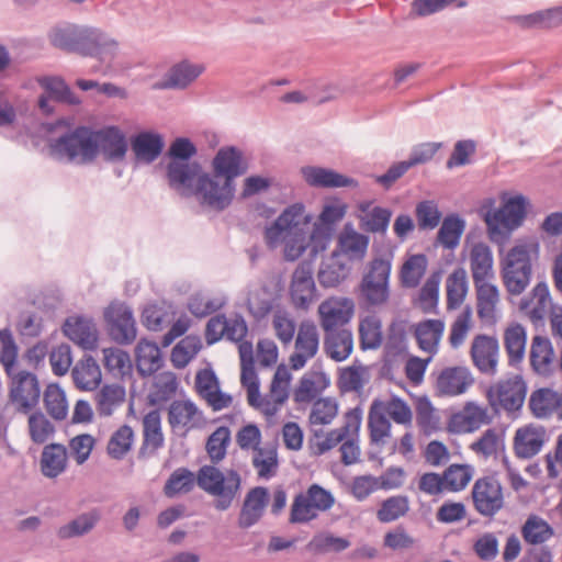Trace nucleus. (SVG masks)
<instances>
[{
  "label": "nucleus",
  "mask_w": 562,
  "mask_h": 562,
  "mask_svg": "<svg viewBox=\"0 0 562 562\" xmlns=\"http://www.w3.org/2000/svg\"><path fill=\"white\" fill-rule=\"evenodd\" d=\"M465 222L457 214L447 215L437 233V241L447 249H454L461 239Z\"/></svg>",
  "instance_id": "f704fd0d"
},
{
  "label": "nucleus",
  "mask_w": 562,
  "mask_h": 562,
  "mask_svg": "<svg viewBox=\"0 0 562 562\" xmlns=\"http://www.w3.org/2000/svg\"><path fill=\"white\" fill-rule=\"evenodd\" d=\"M427 258L424 254L413 255L402 267L401 281L406 288H415L419 284L425 273Z\"/></svg>",
  "instance_id": "c03bdc74"
},
{
  "label": "nucleus",
  "mask_w": 562,
  "mask_h": 562,
  "mask_svg": "<svg viewBox=\"0 0 562 562\" xmlns=\"http://www.w3.org/2000/svg\"><path fill=\"white\" fill-rule=\"evenodd\" d=\"M416 423L427 434L438 428V419L434 415V406L427 397L418 400L416 406Z\"/></svg>",
  "instance_id": "338daca9"
},
{
  "label": "nucleus",
  "mask_w": 562,
  "mask_h": 562,
  "mask_svg": "<svg viewBox=\"0 0 562 562\" xmlns=\"http://www.w3.org/2000/svg\"><path fill=\"white\" fill-rule=\"evenodd\" d=\"M338 413V404L331 397L318 398L311 411L310 422L313 425H328Z\"/></svg>",
  "instance_id": "864d4df0"
},
{
  "label": "nucleus",
  "mask_w": 562,
  "mask_h": 562,
  "mask_svg": "<svg viewBox=\"0 0 562 562\" xmlns=\"http://www.w3.org/2000/svg\"><path fill=\"white\" fill-rule=\"evenodd\" d=\"M136 368L140 376L147 378L162 367V358L156 342L140 339L135 348Z\"/></svg>",
  "instance_id": "b1692460"
},
{
  "label": "nucleus",
  "mask_w": 562,
  "mask_h": 562,
  "mask_svg": "<svg viewBox=\"0 0 562 562\" xmlns=\"http://www.w3.org/2000/svg\"><path fill=\"white\" fill-rule=\"evenodd\" d=\"M553 347L548 337L537 335L530 347V364L538 374H548L553 360Z\"/></svg>",
  "instance_id": "7c9ffc66"
},
{
  "label": "nucleus",
  "mask_w": 562,
  "mask_h": 562,
  "mask_svg": "<svg viewBox=\"0 0 562 562\" xmlns=\"http://www.w3.org/2000/svg\"><path fill=\"white\" fill-rule=\"evenodd\" d=\"M268 497V488L263 486H256L247 493L238 519L240 528L248 529L261 518Z\"/></svg>",
  "instance_id": "412c9836"
},
{
  "label": "nucleus",
  "mask_w": 562,
  "mask_h": 562,
  "mask_svg": "<svg viewBox=\"0 0 562 562\" xmlns=\"http://www.w3.org/2000/svg\"><path fill=\"white\" fill-rule=\"evenodd\" d=\"M134 440V431L131 426L123 425L117 430H115L109 442H108V453L111 458L115 460H121L124 456L131 450L132 443Z\"/></svg>",
  "instance_id": "79ce46f5"
},
{
  "label": "nucleus",
  "mask_w": 562,
  "mask_h": 562,
  "mask_svg": "<svg viewBox=\"0 0 562 562\" xmlns=\"http://www.w3.org/2000/svg\"><path fill=\"white\" fill-rule=\"evenodd\" d=\"M97 157L109 164H119L125 160L128 142L126 135L115 125L94 130Z\"/></svg>",
  "instance_id": "f8f14e48"
},
{
  "label": "nucleus",
  "mask_w": 562,
  "mask_h": 562,
  "mask_svg": "<svg viewBox=\"0 0 562 562\" xmlns=\"http://www.w3.org/2000/svg\"><path fill=\"white\" fill-rule=\"evenodd\" d=\"M49 362L55 375H65L72 362L70 346L67 344H60L55 347L49 355Z\"/></svg>",
  "instance_id": "0e129e2a"
},
{
  "label": "nucleus",
  "mask_w": 562,
  "mask_h": 562,
  "mask_svg": "<svg viewBox=\"0 0 562 562\" xmlns=\"http://www.w3.org/2000/svg\"><path fill=\"white\" fill-rule=\"evenodd\" d=\"M558 404V392L547 387L533 391L529 398V408L537 418L550 416Z\"/></svg>",
  "instance_id": "4c0bfd02"
},
{
  "label": "nucleus",
  "mask_w": 562,
  "mask_h": 562,
  "mask_svg": "<svg viewBox=\"0 0 562 562\" xmlns=\"http://www.w3.org/2000/svg\"><path fill=\"white\" fill-rule=\"evenodd\" d=\"M367 372V367L350 366L344 368L338 378V387L342 393L360 392L367 380L362 379V374Z\"/></svg>",
  "instance_id": "8fccbe9b"
},
{
  "label": "nucleus",
  "mask_w": 562,
  "mask_h": 562,
  "mask_svg": "<svg viewBox=\"0 0 562 562\" xmlns=\"http://www.w3.org/2000/svg\"><path fill=\"white\" fill-rule=\"evenodd\" d=\"M392 262L387 258L375 257L369 265L360 282L361 295L368 304L379 306L390 297V274Z\"/></svg>",
  "instance_id": "0eeeda50"
},
{
  "label": "nucleus",
  "mask_w": 562,
  "mask_h": 562,
  "mask_svg": "<svg viewBox=\"0 0 562 562\" xmlns=\"http://www.w3.org/2000/svg\"><path fill=\"white\" fill-rule=\"evenodd\" d=\"M498 340L495 337L479 335L473 339L471 357L475 367L485 374L494 375L498 362Z\"/></svg>",
  "instance_id": "2eb2a0df"
},
{
  "label": "nucleus",
  "mask_w": 562,
  "mask_h": 562,
  "mask_svg": "<svg viewBox=\"0 0 562 562\" xmlns=\"http://www.w3.org/2000/svg\"><path fill=\"white\" fill-rule=\"evenodd\" d=\"M198 413L199 408L193 402L173 401L169 406L168 422L171 427L186 426Z\"/></svg>",
  "instance_id": "603ef678"
},
{
  "label": "nucleus",
  "mask_w": 562,
  "mask_h": 562,
  "mask_svg": "<svg viewBox=\"0 0 562 562\" xmlns=\"http://www.w3.org/2000/svg\"><path fill=\"white\" fill-rule=\"evenodd\" d=\"M542 429L532 427L519 428L514 440L515 453L518 458L530 459L535 457L543 446Z\"/></svg>",
  "instance_id": "cd10ccee"
},
{
  "label": "nucleus",
  "mask_w": 562,
  "mask_h": 562,
  "mask_svg": "<svg viewBox=\"0 0 562 562\" xmlns=\"http://www.w3.org/2000/svg\"><path fill=\"white\" fill-rule=\"evenodd\" d=\"M194 474L187 468L176 469L167 480L164 492L168 497L188 493L194 486ZM196 484L209 495L214 496L215 509L227 510L240 493L241 477L238 471L231 469L225 472L215 465H203L196 474Z\"/></svg>",
  "instance_id": "f03ea898"
},
{
  "label": "nucleus",
  "mask_w": 562,
  "mask_h": 562,
  "mask_svg": "<svg viewBox=\"0 0 562 562\" xmlns=\"http://www.w3.org/2000/svg\"><path fill=\"white\" fill-rule=\"evenodd\" d=\"M231 442V430L226 426H221L207 438L205 448L212 463L217 464L222 461Z\"/></svg>",
  "instance_id": "37998d69"
},
{
  "label": "nucleus",
  "mask_w": 562,
  "mask_h": 562,
  "mask_svg": "<svg viewBox=\"0 0 562 562\" xmlns=\"http://www.w3.org/2000/svg\"><path fill=\"white\" fill-rule=\"evenodd\" d=\"M353 302L350 299L324 302L319 305L321 324L325 331L335 330L337 326L347 324L353 315Z\"/></svg>",
  "instance_id": "aec40b11"
},
{
  "label": "nucleus",
  "mask_w": 562,
  "mask_h": 562,
  "mask_svg": "<svg viewBox=\"0 0 562 562\" xmlns=\"http://www.w3.org/2000/svg\"><path fill=\"white\" fill-rule=\"evenodd\" d=\"M63 128V133L48 140L50 155L69 164L90 165L97 159L94 130L79 125L70 130L65 119L45 124L49 133Z\"/></svg>",
  "instance_id": "20e7f679"
},
{
  "label": "nucleus",
  "mask_w": 562,
  "mask_h": 562,
  "mask_svg": "<svg viewBox=\"0 0 562 562\" xmlns=\"http://www.w3.org/2000/svg\"><path fill=\"white\" fill-rule=\"evenodd\" d=\"M532 265L529 246L515 245L502 262V277L506 290L513 295L521 294L530 284Z\"/></svg>",
  "instance_id": "39448f33"
},
{
  "label": "nucleus",
  "mask_w": 562,
  "mask_h": 562,
  "mask_svg": "<svg viewBox=\"0 0 562 562\" xmlns=\"http://www.w3.org/2000/svg\"><path fill=\"white\" fill-rule=\"evenodd\" d=\"M473 475V468L469 464H451L443 474L446 490L460 492L465 488Z\"/></svg>",
  "instance_id": "a19ab883"
},
{
  "label": "nucleus",
  "mask_w": 562,
  "mask_h": 562,
  "mask_svg": "<svg viewBox=\"0 0 562 562\" xmlns=\"http://www.w3.org/2000/svg\"><path fill=\"white\" fill-rule=\"evenodd\" d=\"M79 25L65 24L56 26L49 33V40L54 47L74 53L77 43Z\"/></svg>",
  "instance_id": "3c124183"
},
{
  "label": "nucleus",
  "mask_w": 562,
  "mask_h": 562,
  "mask_svg": "<svg viewBox=\"0 0 562 562\" xmlns=\"http://www.w3.org/2000/svg\"><path fill=\"white\" fill-rule=\"evenodd\" d=\"M447 308L456 310L464 301L468 293L467 272L463 268H458L447 278Z\"/></svg>",
  "instance_id": "c9c22d12"
},
{
  "label": "nucleus",
  "mask_w": 562,
  "mask_h": 562,
  "mask_svg": "<svg viewBox=\"0 0 562 562\" xmlns=\"http://www.w3.org/2000/svg\"><path fill=\"white\" fill-rule=\"evenodd\" d=\"M445 330L441 319H425L415 326V338L418 347L430 355L438 351V345Z\"/></svg>",
  "instance_id": "a878e982"
},
{
  "label": "nucleus",
  "mask_w": 562,
  "mask_h": 562,
  "mask_svg": "<svg viewBox=\"0 0 562 562\" xmlns=\"http://www.w3.org/2000/svg\"><path fill=\"white\" fill-rule=\"evenodd\" d=\"M202 172V166L198 161H169L166 167L168 184L176 190L191 188Z\"/></svg>",
  "instance_id": "5701e85b"
},
{
  "label": "nucleus",
  "mask_w": 562,
  "mask_h": 562,
  "mask_svg": "<svg viewBox=\"0 0 562 562\" xmlns=\"http://www.w3.org/2000/svg\"><path fill=\"white\" fill-rule=\"evenodd\" d=\"M63 333L86 351H94L98 348L99 331L92 317L68 316L64 322Z\"/></svg>",
  "instance_id": "ddd939ff"
},
{
  "label": "nucleus",
  "mask_w": 562,
  "mask_h": 562,
  "mask_svg": "<svg viewBox=\"0 0 562 562\" xmlns=\"http://www.w3.org/2000/svg\"><path fill=\"white\" fill-rule=\"evenodd\" d=\"M67 465V450L61 443H50L44 447L41 456V471L43 475L55 479L61 474Z\"/></svg>",
  "instance_id": "c85d7f7f"
},
{
  "label": "nucleus",
  "mask_w": 562,
  "mask_h": 562,
  "mask_svg": "<svg viewBox=\"0 0 562 562\" xmlns=\"http://www.w3.org/2000/svg\"><path fill=\"white\" fill-rule=\"evenodd\" d=\"M117 46V42L100 29L80 26L74 53L110 65L116 56Z\"/></svg>",
  "instance_id": "1a4fd4ad"
},
{
  "label": "nucleus",
  "mask_w": 562,
  "mask_h": 562,
  "mask_svg": "<svg viewBox=\"0 0 562 562\" xmlns=\"http://www.w3.org/2000/svg\"><path fill=\"white\" fill-rule=\"evenodd\" d=\"M527 344L526 328L519 324H510L504 333V347L508 356V366L517 367L521 363Z\"/></svg>",
  "instance_id": "393cba45"
},
{
  "label": "nucleus",
  "mask_w": 562,
  "mask_h": 562,
  "mask_svg": "<svg viewBox=\"0 0 562 562\" xmlns=\"http://www.w3.org/2000/svg\"><path fill=\"white\" fill-rule=\"evenodd\" d=\"M305 182L314 188H357L358 181L333 169L305 166L301 168Z\"/></svg>",
  "instance_id": "f3484780"
},
{
  "label": "nucleus",
  "mask_w": 562,
  "mask_h": 562,
  "mask_svg": "<svg viewBox=\"0 0 562 562\" xmlns=\"http://www.w3.org/2000/svg\"><path fill=\"white\" fill-rule=\"evenodd\" d=\"M144 441L139 449V454L143 456L147 446L158 449L164 445V435L161 431V419L158 409L150 411L144 417Z\"/></svg>",
  "instance_id": "58836bf2"
},
{
  "label": "nucleus",
  "mask_w": 562,
  "mask_h": 562,
  "mask_svg": "<svg viewBox=\"0 0 562 562\" xmlns=\"http://www.w3.org/2000/svg\"><path fill=\"white\" fill-rule=\"evenodd\" d=\"M360 345L363 350L378 349L383 340L382 325L376 317H367L359 327Z\"/></svg>",
  "instance_id": "a18cd8bd"
},
{
  "label": "nucleus",
  "mask_w": 562,
  "mask_h": 562,
  "mask_svg": "<svg viewBox=\"0 0 562 562\" xmlns=\"http://www.w3.org/2000/svg\"><path fill=\"white\" fill-rule=\"evenodd\" d=\"M205 70L204 65L193 64L183 59L175 64L166 75V79L157 85L159 89H186Z\"/></svg>",
  "instance_id": "6ab92c4d"
},
{
  "label": "nucleus",
  "mask_w": 562,
  "mask_h": 562,
  "mask_svg": "<svg viewBox=\"0 0 562 562\" xmlns=\"http://www.w3.org/2000/svg\"><path fill=\"white\" fill-rule=\"evenodd\" d=\"M353 340L350 330H331L326 331L324 338L325 353L336 362L346 360L352 352Z\"/></svg>",
  "instance_id": "bb28decb"
},
{
  "label": "nucleus",
  "mask_w": 562,
  "mask_h": 562,
  "mask_svg": "<svg viewBox=\"0 0 562 562\" xmlns=\"http://www.w3.org/2000/svg\"><path fill=\"white\" fill-rule=\"evenodd\" d=\"M37 82L44 92L53 98L55 102L68 105L81 104V99L72 92L61 77L44 76L38 78Z\"/></svg>",
  "instance_id": "c756f323"
},
{
  "label": "nucleus",
  "mask_w": 562,
  "mask_h": 562,
  "mask_svg": "<svg viewBox=\"0 0 562 562\" xmlns=\"http://www.w3.org/2000/svg\"><path fill=\"white\" fill-rule=\"evenodd\" d=\"M247 170L243 151L236 146L221 147L212 159V172L232 182Z\"/></svg>",
  "instance_id": "4468645a"
},
{
  "label": "nucleus",
  "mask_w": 562,
  "mask_h": 562,
  "mask_svg": "<svg viewBox=\"0 0 562 562\" xmlns=\"http://www.w3.org/2000/svg\"><path fill=\"white\" fill-rule=\"evenodd\" d=\"M471 272L474 283L487 280L493 276V256L488 246L477 244L471 252Z\"/></svg>",
  "instance_id": "72a5a7b5"
},
{
  "label": "nucleus",
  "mask_w": 562,
  "mask_h": 562,
  "mask_svg": "<svg viewBox=\"0 0 562 562\" xmlns=\"http://www.w3.org/2000/svg\"><path fill=\"white\" fill-rule=\"evenodd\" d=\"M0 363L9 379V397L16 412L29 414L40 403L41 385L35 373L18 370V345L9 328L0 329Z\"/></svg>",
  "instance_id": "7ed1b4c3"
},
{
  "label": "nucleus",
  "mask_w": 562,
  "mask_h": 562,
  "mask_svg": "<svg viewBox=\"0 0 562 562\" xmlns=\"http://www.w3.org/2000/svg\"><path fill=\"white\" fill-rule=\"evenodd\" d=\"M313 509L314 507L306 494H297L291 506L290 522L302 524L314 519L316 514L312 512Z\"/></svg>",
  "instance_id": "69168bd1"
},
{
  "label": "nucleus",
  "mask_w": 562,
  "mask_h": 562,
  "mask_svg": "<svg viewBox=\"0 0 562 562\" xmlns=\"http://www.w3.org/2000/svg\"><path fill=\"white\" fill-rule=\"evenodd\" d=\"M473 379L467 368L451 367L441 371L437 379V390L440 394L456 396L463 394Z\"/></svg>",
  "instance_id": "4be33fe9"
},
{
  "label": "nucleus",
  "mask_w": 562,
  "mask_h": 562,
  "mask_svg": "<svg viewBox=\"0 0 562 562\" xmlns=\"http://www.w3.org/2000/svg\"><path fill=\"white\" fill-rule=\"evenodd\" d=\"M29 432L34 443L42 445L54 435L55 426L41 411H37L29 417Z\"/></svg>",
  "instance_id": "49530a36"
},
{
  "label": "nucleus",
  "mask_w": 562,
  "mask_h": 562,
  "mask_svg": "<svg viewBox=\"0 0 562 562\" xmlns=\"http://www.w3.org/2000/svg\"><path fill=\"white\" fill-rule=\"evenodd\" d=\"M415 215L420 229H434L441 220V212L431 200H424L417 203Z\"/></svg>",
  "instance_id": "6e6d98bb"
},
{
  "label": "nucleus",
  "mask_w": 562,
  "mask_h": 562,
  "mask_svg": "<svg viewBox=\"0 0 562 562\" xmlns=\"http://www.w3.org/2000/svg\"><path fill=\"white\" fill-rule=\"evenodd\" d=\"M551 533L550 526L537 516H530L522 527L524 539L530 544L544 542Z\"/></svg>",
  "instance_id": "13d9d810"
},
{
  "label": "nucleus",
  "mask_w": 562,
  "mask_h": 562,
  "mask_svg": "<svg viewBox=\"0 0 562 562\" xmlns=\"http://www.w3.org/2000/svg\"><path fill=\"white\" fill-rule=\"evenodd\" d=\"M408 510L409 505L406 496H392L382 503L376 516L381 522H391L404 516Z\"/></svg>",
  "instance_id": "09e8293b"
},
{
  "label": "nucleus",
  "mask_w": 562,
  "mask_h": 562,
  "mask_svg": "<svg viewBox=\"0 0 562 562\" xmlns=\"http://www.w3.org/2000/svg\"><path fill=\"white\" fill-rule=\"evenodd\" d=\"M368 427L371 443H379L391 435V423L386 418V407L383 402L374 400L371 404Z\"/></svg>",
  "instance_id": "2f4dec72"
},
{
  "label": "nucleus",
  "mask_w": 562,
  "mask_h": 562,
  "mask_svg": "<svg viewBox=\"0 0 562 562\" xmlns=\"http://www.w3.org/2000/svg\"><path fill=\"white\" fill-rule=\"evenodd\" d=\"M236 182L203 171L195 181L194 195L202 206L217 212L226 210L235 198Z\"/></svg>",
  "instance_id": "423d86ee"
},
{
  "label": "nucleus",
  "mask_w": 562,
  "mask_h": 562,
  "mask_svg": "<svg viewBox=\"0 0 562 562\" xmlns=\"http://www.w3.org/2000/svg\"><path fill=\"white\" fill-rule=\"evenodd\" d=\"M319 338L314 323L304 322L301 324L295 340V348L302 352L314 357L318 351Z\"/></svg>",
  "instance_id": "de8ad7c7"
},
{
  "label": "nucleus",
  "mask_w": 562,
  "mask_h": 562,
  "mask_svg": "<svg viewBox=\"0 0 562 562\" xmlns=\"http://www.w3.org/2000/svg\"><path fill=\"white\" fill-rule=\"evenodd\" d=\"M526 394L527 384L519 374L499 380L486 390L487 402L496 415L501 409L507 413L519 411L525 403Z\"/></svg>",
  "instance_id": "6e6552de"
},
{
  "label": "nucleus",
  "mask_w": 562,
  "mask_h": 562,
  "mask_svg": "<svg viewBox=\"0 0 562 562\" xmlns=\"http://www.w3.org/2000/svg\"><path fill=\"white\" fill-rule=\"evenodd\" d=\"M347 266L337 260H333L330 263L321 267L317 279L322 286L335 288L347 278Z\"/></svg>",
  "instance_id": "5fc2aeb1"
},
{
  "label": "nucleus",
  "mask_w": 562,
  "mask_h": 562,
  "mask_svg": "<svg viewBox=\"0 0 562 562\" xmlns=\"http://www.w3.org/2000/svg\"><path fill=\"white\" fill-rule=\"evenodd\" d=\"M125 397V390L117 384H106L97 394V409L101 416H110Z\"/></svg>",
  "instance_id": "ea45409f"
},
{
  "label": "nucleus",
  "mask_w": 562,
  "mask_h": 562,
  "mask_svg": "<svg viewBox=\"0 0 562 562\" xmlns=\"http://www.w3.org/2000/svg\"><path fill=\"white\" fill-rule=\"evenodd\" d=\"M108 334L119 345L132 344L137 334L132 308L121 302H112L104 310Z\"/></svg>",
  "instance_id": "9d476101"
},
{
  "label": "nucleus",
  "mask_w": 562,
  "mask_h": 562,
  "mask_svg": "<svg viewBox=\"0 0 562 562\" xmlns=\"http://www.w3.org/2000/svg\"><path fill=\"white\" fill-rule=\"evenodd\" d=\"M198 153L196 146L188 137H177L170 144L167 156L170 161H191V158Z\"/></svg>",
  "instance_id": "e2e57ef3"
},
{
  "label": "nucleus",
  "mask_w": 562,
  "mask_h": 562,
  "mask_svg": "<svg viewBox=\"0 0 562 562\" xmlns=\"http://www.w3.org/2000/svg\"><path fill=\"white\" fill-rule=\"evenodd\" d=\"M312 220L313 215L306 213L302 202L286 206L276 221L266 227L267 244L276 246L282 241L284 257L290 261L299 259L306 249H310L312 257H316L328 248L335 228L322 226L315 222L308 236Z\"/></svg>",
  "instance_id": "f257e3e1"
},
{
  "label": "nucleus",
  "mask_w": 562,
  "mask_h": 562,
  "mask_svg": "<svg viewBox=\"0 0 562 562\" xmlns=\"http://www.w3.org/2000/svg\"><path fill=\"white\" fill-rule=\"evenodd\" d=\"M130 143L136 161L145 164L154 162L161 155L165 147L164 137L159 133L150 131L134 134Z\"/></svg>",
  "instance_id": "a211bd4d"
},
{
  "label": "nucleus",
  "mask_w": 562,
  "mask_h": 562,
  "mask_svg": "<svg viewBox=\"0 0 562 562\" xmlns=\"http://www.w3.org/2000/svg\"><path fill=\"white\" fill-rule=\"evenodd\" d=\"M99 520L100 513L97 509L80 514L68 524L60 526L57 536L63 540L85 536L94 528Z\"/></svg>",
  "instance_id": "473e14b6"
},
{
  "label": "nucleus",
  "mask_w": 562,
  "mask_h": 562,
  "mask_svg": "<svg viewBox=\"0 0 562 562\" xmlns=\"http://www.w3.org/2000/svg\"><path fill=\"white\" fill-rule=\"evenodd\" d=\"M476 150V143L473 139L458 140L453 151L447 160V167L465 166L470 162L469 157Z\"/></svg>",
  "instance_id": "774afa93"
},
{
  "label": "nucleus",
  "mask_w": 562,
  "mask_h": 562,
  "mask_svg": "<svg viewBox=\"0 0 562 562\" xmlns=\"http://www.w3.org/2000/svg\"><path fill=\"white\" fill-rule=\"evenodd\" d=\"M315 293L313 266L308 261H303L293 272L291 283L292 300L299 307L305 308L315 297Z\"/></svg>",
  "instance_id": "dca6fc26"
},
{
  "label": "nucleus",
  "mask_w": 562,
  "mask_h": 562,
  "mask_svg": "<svg viewBox=\"0 0 562 562\" xmlns=\"http://www.w3.org/2000/svg\"><path fill=\"white\" fill-rule=\"evenodd\" d=\"M440 278L431 274L419 291L420 308L424 313H437Z\"/></svg>",
  "instance_id": "4d7b16f0"
},
{
  "label": "nucleus",
  "mask_w": 562,
  "mask_h": 562,
  "mask_svg": "<svg viewBox=\"0 0 562 562\" xmlns=\"http://www.w3.org/2000/svg\"><path fill=\"white\" fill-rule=\"evenodd\" d=\"M527 199L521 195L509 198L503 205L502 210L505 211L508 229H514L521 225L526 217Z\"/></svg>",
  "instance_id": "052dcab7"
},
{
  "label": "nucleus",
  "mask_w": 562,
  "mask_h": 562,
  "mask_svg": "<svg viewBox=\"0 0 562 562\" xmlns=\"http://www.w3.org/2000/svg\"><path fill=\"white\" fill-rule=\"evenodd\" d=\"M177 379L173 373L166 374L162 379L157 381L154 390L148 395L150 405H159L166 403L177 391Z\"/></svg>",
  "instance_id": "bf43d9fd"
},
{
  "label": "nucleus",
  "mask_w": 562,
  "mask_h": 562,
  "mask_svg": "<svg viewBox=\"0 0 562 562\" xmlns=\"http://www.w3.org/2000/svg\"><path fill=\"white\" fill-rule=\"evenodd\" d=\"M473 504L477 513L493 517L504 506L503 488L493 476L476 480L472 487Z\"/></svg>",
  "instance_id": "9b49d317"
},
{
  "label": "nucleus",
  "mask_w": 562,
  "mask_h": 562,
  "mask_svg": "<svg viewBox=\"0 0 562 562\" xmlns=\"http://www.w3.org/2000/svg\"><path fill=\"white\" fill-rule=\"evenodd\" d=\"M350 542L348 539L342 537H336L333 535L315 536L307 544L308 550L324 553L328 551L341 552L349 548Z\"/></svg>",
  "instance_id": "680f3d73"
},
{
  "label": "nucleus",
  "mask_w": 562,
  "mask_h": 562,
  "mask_svg": "<svg viewBox=\"0 0 562 562\" xmlns=\"http://www.w3.org/2000/svg\"><path fill=\"white\" fill-rule=\"evenodd\" d=\"M43 401L49 416L56 420H64L68 413V404L64 390L57 383L46 386Z\"/></svg>",
  "instance_id": "e433bc0d"
}]
</instances>
